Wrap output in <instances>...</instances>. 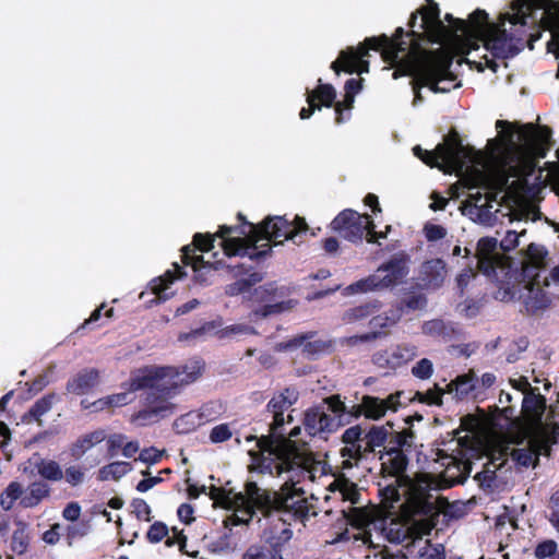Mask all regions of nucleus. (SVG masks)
Instances as JSON below:
<instances>
[{
    "instance_id": "f257e3e1",
    "label": "nucleus",
    "mask_w": 559,
    "mask_h": 559,
    "mask_svg": "<svg viewBox=\"0 0 559 559\" xmlns=\"http://www.w3.org/2000/svg\"><path fill=\"white\" fill-rule=\"evenodd\" d=\"M204 364L194 360L186 365L182 371L174 367H145L140 369L130 382L131 391L146 390L145 408L134 419L141 425L157 423L174 414L176 405L169 400L178 393L179 386L194 382L202 373Z\"/></svg>"
},
{
    "instance_id": "f03ea898",
    "label": "nucleus",
    "mask_w": 559,
    "mask_h": 559,
    "mask_svg": "<svg viewBox=\"0 0 559 559\" xmlns=\"http://www.w3.org/2000/svg\"><path fill=\"white\" fill-rule=\"evenodd\" d=\"M253 234L249 238H226L224 239L223 247L227 255H248L250 260L258 261L264 259L271 253V246L269 243L263 245L264 249L248 252L251 247L258 249V241L260 239H266L274 241V245H282L283 241H277L278 238L285 240H292L295 243H300L299 239L302 234L307 233L309 227L306 219L300 216H296L294 222H288L285 217L275 216L274 218L267 217L260 225H251Z\"/></svg>"
},
{
    "instance_id": "7ed1b4c3",
    "label": "nucleus",
    "mask_w": 559,
    "mask_h": 559,
    "mask_svg": "<svg viewBox=\"0 0 559 559\" xmlns=\"http://www.w3.org/2000/svg\"><path fill=\"white\" fill-rule=\"evenodd\" d=\"M418 13L421 14L420 27L427 32L429 40L433 44H443L449 40L456 39L457 33L461 32L467 39H474L484 31V21L488 17L486 11L477 9L468 20L455 19L452 14L447 13L444 19L451 23L447 26L440 20V10L438 4L432 0H428V4L423 7ZM417 21V12L413 13L408 25L414 27Z\"/></svg>"
},
{
    "instance_id": "20e7f679",
    "label": "nucleus",
    "mask_w": 559,
    "mask_h": 559,
    "mask_svg": "<svg viewBox=\"0 0 559 559\" xmlns=\"http://www.w3.org/2000/svg\"><path fill=\"white\" fill-rule=\"evenodd\" d=\"M452 58L442 50H431L426 52L417 64L412 69L409 75L413 76L412 85L414 90L413 105H418L424 100L420 88L429 86L433 93H444L450 88L439 85L441 81L455 79L451 72Z\"/></svg>"
},
{
    "instance_id": "39448f33",
    "label": "nucleus",
    "mask_w": 559,
    "mask_h": 559,
    "mask_svg": "<svg viewBox=\"0 0 559 559\" xmlns=\"http://www.w3.org/2000/svg\"><path fill=\"white\" fill-rule=\"evenodd\" d=\"M247 440H257L258 447L261 451L249 452L254 461L263 457V453L267 452L280 460L288 471L293 469L295 466L309 468L312 464L316 463V459L311 452L300 451L294 440L287 439L283 435L276 437V435L270 432V435L262 436L260 438L255 436H249Z\"/></svg>"
},
{
    "instance_id": "423d86ee",
    "label": "nucleus",
    "mask_w": 559,
    "mask_h": 559,
    "mask_svg": "<svg viewBox=\"0 0 559 559\" xmlns=\"http://www.w3.org/2000/svg\"><path fill=\"white\" fill-rule=\"evenodd\" d=\"M389 436L390 431L385 426L371 425L368 429L361 425L352 426L342 435L341 440L345 447L341 449L340 454L342 457L361 461L376 453L377 448H384Z\"/></svg>"
},
{
    "instance_id": "0eeeda50",
    "label": "nucleus",
    "mask_w": 559,
    "mask_h": 559,
    "mask_svg": "<svg viewBox=\"0 0 559 559\" xmlns=\"http://www.w3.org/2000/svg\"><path fill=\"white\" fill-rule=\"evenodd\" d=\"M431 489H442L440 481L437 483L430 474H421L417 479V484L412 486L411 495L404 504V509L409 518H430V527L435 525L440 510L450 506L449 500L441 496L433 501V495L430 492Z\"/></svg>"
},
{
    "instance_id": "6e6552de",
    "label": "nucleus",
    "mask_w": 559,
    "mask_h": 559,
    "mask_svg": "<svg viewBox=\"0 0 559 559\" xmlns=\"http://www.w3.org/2000/svg\"><path fill=\"white\" fill-rule=\"evenodd\" d=\"M406 43H391L390 38L386 35H382L381 37H369L366 38L362 45L358 48V53L349 48L348 50L342 51L340 57L332 62V69L340 73V70L352 74L357 71L356 63L359 61L360 57L368 56V51L370 49L382 50V57L384 61L394 63L399 59L400 52H404L406 50Z\"/></svg>"
},
{
    "instance_id": "1a4fd4ad",
    "label": "nucleus",
    "mask_w": 559,
    "mask_h": 559,
    "mask_svg": "<svg viewBox=\"0 0 559 559\" xmlns=\"http://www.w3.org/2000/svg\"><path fill=\"white\" fill-rule=\"evenodd\" d=\"M484 31L475 39H481L485 48L490 51L493 58L508 59L516 56L523 50L526 43L525 31L521 33L508 32L500 25L490 23L488 17L484 21Z\"/></svg>"
},
{
    "instance_id": "9d476101",
    "label": "nucleus",
    "mask_w": 559,
    "mask_h": 559,
    "mask_svg": "<svg viewBox=\"0 0 559 559\" xmlns=\"http://www.w3.org/2000/svg\"><path fill=\"white\" fill-rule=\"evenodd\" d=\"M407 274L406 258L404 255H394L388 262L380 265L376 273L350 284L346 287V290L350 294L382 290L395 286Z\"/></svg>"
},
{
    "instance_id": "9b49d317",
    "label": "nucleus",
    "mask_w": 559,
    "mask_h": 559,
    "mask_svg": "<svg viewBox=\"0 0 559 559\" xmlns=\"http://www.w3.org/2000/svg\"><path fill=\"white\" fill-rule=\"evenodd\" d=\"M290 295V288L278 286L276 282H270L259 287H254L245 296V299L252 304L263 305L252 311L257 318H267L273 314L292 310L298 304L295 299L277 301Z\"/></svg>"
},
{
    "instance_id": "f8f14e48",
    "label": "nucleus",
    "mask_w": 559,
    "mask_h": 559,
    "mask_svg": "<svg viewBox=\"0 0 559 559\" xmlns=\"http://www.w3.org/2000/svg\"><path fill=\"white\" fill-rule=\"evenodd\" d=\"M555 438L546 429H530L527 444L524 448L513 449L511 459L521 467L536 468L539 465V456H550Z\"/></svg>"
},
{
    "instance_id": "ddd939ff",
    "label": "nucleus",
    "mask_w": 559,
    "mask_h": 559,
    "mask_svg": "<svg viewBox=\"0 0 559 559\" xmlns=\"http://www.w3.org/2000/svg\"><path fill=\"white\" fill-rule=\"evenodd\" d=\"M370 215L359 214L353 210H344L331 223L333 230L337 231L344 239L352 242L362 240L367 234Z\"/></svg>"
},
{
    "instance_id": "4468645a",
    "label": "nucleus",
    "mask_w": 559,
    "mask_h": 559,
    "mask_svg": "<svg viewBox=\"0 0 559 559\" xmlns=\"http://www.w3.org/2000/svg\"><path fill=\"white\" fill-rule=\"evenodd\" d=\"M462 155H466V147L455 133L452 138L445 139L444 143L438 144L433 151H426L420 159L430 167L441 169L442 166L439 164V159L449 165H457L461 163Z\"/></svg>"
},
{
    "instance_id": "2eb2a0df",
    "label": "nucleus",
    "mask_w": 559,
    "mask_h": 559,
    "mask_svg": "<svg viewBox=\"0 0 559 559\" xmlns=\"http://www.w3.org/2000/svg\"><path fill=\"white\" fill-rule=\"evenodd\" d=\"M523 400H522V415L527 421L531 429H545L543 427V416L546 411V399L537 392L538 389L532 388L527 379H523Z\"/></svg>"
},
{
    "instance_id": "dca6fc26",
    "label": "nucleus",
    "mask_w": 559,
    "mask_h": 559,
    "mask_svg": "<svg viewBox=\"0 0 559 559\" xmlns=\"http://www.w3.org/2000/svg\"><path fill=\"white\" fill-rule=\"evenodd\" d=\"M448 276V266L440 258L423 262L415 277V285L419 290L435 292L441 288Z\"/></svg>"
},
{
    "instance_id": "f3484780",
    "label": "nucleus",
    "mask_w": 559,
    "mask_h": 559,
    "mask_svg": "<svg viewBox=\"0 0 559 559\" xmlns=\"http://www.w3.org/2000/svg\"><path fill=\"white\" fill-rule=\"evenodd\" d=\"M475 258L477 270L487 277L496 276V269L502 262V255L498 251V240L493 237H483L477 242Z\"/></svg>"
},
{
    "instance_id": "a211bd4d",
    "label": "nucleus",
    "mask_w": 559,
    "mask_h": 559,
    "mask_svg": "<svg viewBox=\"0 0 559 559\" xmlns=\"http://www.w3.org/2000/svg\"><path fill=\"white\" fill-rule=\"evenodd\" d=\"M542 286H534V282L528 286H523V292L519 298L523 301L524 312L527 316H538L548 309L551 304Z\"/></svg>"
},
{
    "instance_id": "6ab92c4d",
    "label": "nucleus",
    "mask_w": 559,
    "mask_h": 559,
    "mask_svg": "<svg viewBox=\"0 0 559 559\" xmlns=\"http://www.w3.org/2000/svg\"><path fill=\"white\" fill-rule=\"evenodd\" d=\"M272 493L267 490H261L257 496L247 499L243 492H237L235 502L237 509H241L250 519L253 518L255 510H259L263 516L269 518L271 515Z\"/></svg>"
},
{
    "instance_id": "aec40b11",
    "label": "nucleus",
    "mask_w": 559,
    "mask_h": 559,
    "mask_svg": "<svg viewBox=\"0 0 559 559\" xmlns=\"http://www.w3.org/2000/svg\"><path fill=\"white\" fill-rule=\"evenodd\" d=\"M528 257L522 267V277L525 283L524 286L531 285L534 282V286L543 285L539 280V270L544 266L545 263V252L535 245L531 243L528 246Z\"/></svg>"
},
{
    "instance_id": "412c9836",
    "label": "nucleus",
    "mask_w": 559,
    "mask_h": 559,
    "mask_svg": "<svg viewBox=\"0 0 559 559\" xmlns=\"http://www.w3.org/2000/svg\"><path fill=\"white\" fill-rule=\"evenodd\" d=\"M423 333L433 337H440L444 342L460 340L462 331L453 322H447L442 319H433L424 322Z\"/></svg>"
},
{
    "instance_id": "4be33fe9",
    "label": "nucleus",
    "mask_w": 559,
    "mask_h": 559,
    "mask_svg": "<svg viewBox=\"0 0 559 559\" xmlns=\"http://www.w3.org/2000/svg\"><path fill=\"white\" fill-rule=\"evenodd\" d=\"M98 377L96 369H83L67 382L66 390L75 395L87 394L97 384Z\"/></svg>"
},
{
    "instance_id": "5701e85b",
    "label": "nucleus",
    "mask_w": 559,
    "mask_h": 559,
    "mask_svg": "<svg viewBox=\"0 0 559 559\" xmlns=\"http://www.w3.org/2000/svg\"><path fill=\"white\" fill-rule=\"evenodd\" d=\"M385 455L389 459L382 463V472L396 478V481L400 484H412V479L405 474L408 465V457L405 452Z\"/></svg>"
},
{
    "instance_id": "b1692460",
    "label": "nucleus",
    "mask_w": 559,
    "mask_h": 559,
    "mask_svg": "<svg viewBox=\"0 0 559 559\" xmlns=\"http://www.w3.org/2000/svg\"><path fill=\"white\" fill-rule=\"evenodd\" d=\"M297 495V489H292L287 493H278L273 492L272 493V506H271V513L273 511L277 512H295L299 513L302 511L304 500L295 501L294 498Z\"/></svg>"
},
{
    "instance_id": "393cba45",
    "label": "nucleus",
    "mask_w": 559,
    "mask_h": 559,
    "mask_svg": "<svg viewBox=\"0 0 559 559\" xmlns=\"http://www.w3.org/2000/svg\"><path fill=\"white\" fill-rule=\"evenodd\" d=\"M298 399V390L295 386H287L270 400L267 403V411L272 413H284V411L296 404Z\"/></svg>"
},
{
    "instance_id": "a878e982",
    "label": "nucleus",
    "mask_w": 559,
    "mask_h": 559,
    "mask_svg": "<svg viewBox=\"0 0 559 559\" xmlns=\"http://www.w3.org/2000/svg\"><path fill=\"white\" fill-rule=\"evenodd\" d=\"M495 200L496 195L492 194L489 198H487V201L484 204H473V206L468 211V214L475 222L481 225L493 226L497 221V216L496 213L491 211V201Z\"/></svg>"
},
{
    "instance_id": "bb28decb",
    "label": "nucleus",
    "mask_w": 559,
    "mask_h": 559,
    "mask_svg": "<svg viewBox=\"0 0 559 559\" xmlns=\"http://www.w3.org/2000/svg\"><path fill=\"white\" fill-rule=\"evenodd\" d=\"M419 290L415 283H412L409 287L405 288V296L400 300V306L403 308V311L406 309L408 311L424 310L428 305V299L425 294L418 293Z\"/></svg>"
},
{
    "instance_id": "cd10ccee",
    "label": "nucleus",
    "mask_w": 559,
    "mask_h": 559,
    "mask_svg": "<svg viewBox=\"0 0 559 559\" xmlns=\"http://www.w3.org/2000/svg\"><path fill=\"white\" fill-rule=\"evenodd\" d=\"M475 389L474 374L464 373L452 380L445 389V393L454 394L457 400H463Z\"/></svg>"
},
{
    "instance_id": "c85d7f7f",
    "label": "nucleus",
    "mask_w": 559,
    "mask_h": 559,
    "mask_svg": "<svg viewBox=\"0 0 559 559\" xmlns=\"http://www.w3.org/2000/svg\"><path fill=\"white\" fill-rule=\"evenodd\" d=\"M106 439V432L97 429L79 438L71 449L72 456L80 459L87 450Z\"/></svg>"
},
{
    "instance_id": "c756f323",
    "label": "nucleus",
    "mask_w": 559,
    "mask_h": 559,
    "mask_svg": "<svg viewBox=\"0 0 559 559\" xmlns=\"http://www.w3.org/2000/svg\"><path fill=\"white\" fill-rule=\"evenodd\" d=\"M381 307V302L378 300L369 301L344 311L342 320L346 323H353L355 321L364 320L367 317L373 314Z\"/></svg>"
},
{
    "instance_id": "7c9ffc66",
    "label": "nucleus",
    "mask_w": 559,
    "mask_h": 559,
    "mask_svg": "<svg viewBox=\"0 0 559 559\" xmlns=\"http://www.w3.org/2000/svg\"><path fill=\"white\" fill-rule=\"evenodd\" d=\"M50 493L49 486L44 481H35L28 487V493L21 498L20 504L23 508H34Z\"/></svg>"
},
{
    "instance_id": "2f4dec72",
    "label": "nucleus",
    "mask_w": 559,
    "mask_h": 559,
    "mask_svg": "<svg viewBox=\"0 0 559 559\" xmlns=\"http://www.w3.org/2000/svg\"><path fill=\"white\" fill-rule=\"evenodd\" d=\"M53 399L55 394H48L37 400L28 412L22 416V421L29 423L34 419L39 426H43L40 417L51 409Z\"/></svg>"
},
{
    "instance_id": "473e14b6",
    "label": "nucleus",
    "mask_w": 559,
    "mask_h": 559,
    "mask_svg": "<svg viewBox=\"0 0 559 559\" xmlns=\"http://www.w3.org/2000/svg\"><path fill=\"white\" fill-rule=\"evenodd\" d=\"M241 559H283L281 545L275 543L271 548L252 545L246 550Z\"/></svg>"
},
{
    "instance_id": "72a5a7b5",
    "label": "nucleus",
    "mask_w": 559,
    "mask_h": 559,
    "mask_svg": "<svg viewBox=\"0 0 559 559\" xmlns=\"http://www.w3.org/2000/svg\"><path fill=\"white\" fill-rule=\"evenodd\" d=\"M456 469L460 472V476L456 478L447 477L444 475L440 478V487L441 488H451L459 484H464L471 475L473 468V462L469 460H460L456 461L455 465Z\"/></svg>"
},
{
    "instance_id": "f704fd0d",
    "label": "nucleus",
    "mask_w": 559,
    "mask_h": 559,
    "mask_svg": "<svg viewBox=\"0 0 559 559\" xmlns=\"http://www.w3.org/2000/svg\"><path fill=\"white\" fill-rule=\"evenodd\" d=\"M131 469L132 465L129 462H112L110 464L103 466L98 471V479L100 481H105L111 477L112 479L118 480L127 473H129Z\"/></svg>"
},
{
    "instance_id": "c9c22d12",
    "label": "nucleus",
    "mask_w": 559,
    "mask_h": 559,
    "mask_svg": "<svg viewBox=\"0 0 559 559\" xmlns=\"http://www.w3.org/2000/svg\"><path fill=\"white\" fill-rule=\"evenodd\" d=\"M35 466L38 474L47 480L59 481L63 478L62 469L56 461L40 459Z\"/></svg>"
},
{
    "instance_id": "e433bc0d",
    "label": "nucleus",
    "mask_w": 559,
    "mask_h": 559,
    "mask_svg": "<svg viewBox=\"0 0 559 559\" xmlns=\"http://www.w3.org/2000/svg\"><path fill=\"white\" fill-rule=\"evenodd\" d=\"M236 493L237 492H234L233 490L227 491L224 488L212 486L210 488L209 496L215 502V504L228 510H233L237 509V503L235 502Z\"/></svg>"
},
{
    "instance_id": "4c0bfd02",
    "label": "nucleus",
    "mask_w": 559,
    "mask_h": 559,
    "mask_svg": "<svg viewBox=\"0 0 559 559\" xmlns=\"http://www.w3.org/2000/svg\"><path fill=\"white\" fill-rule=\"evenodd\" d=\"M382 399L364 395L365 417L370 420H379L386 414V407H383Z\"/></svg>"
},
{
    "instance_id": "58836bf2",
    "label": "nucleus",
    "mask_w": 559,
    "mask_h": 559,
    "mask_svg": "<svg viewBox=\"0 0 559 559\" xmlns=\"http://www.w3.org/2000/svg\"><path fill=\"white\" fill-rule=\"evenodd\" d=\"M16 530L12 534L11 548L17 555L26 552L28 547L27 524L23 521H16Z\"/></svg>"
},
{
    "instance_id": "ea45409f",
    "label": "nucleus",
    "mask_w": 559,
    "mask_h": 559,
    "mask_svg": "<svg viewBox=\"0 0 559 559\" xmlns=\"http://www.w3.org/2000/svg\"><path fill=\"white\" fill-rule=\"evenodd\" d=\"M402 436L397 435L396 431H390V436L388 439V445L384 447V451H380V460H383L384 454H394L397 452H404V450H409L411 444L406 443L404 439L401 438Z\"/></svg>"
},
{
    "instance_id": "a19ab883",
    "label": "nucleus",
    "mask_w": 559,
    "mask_h": 559,
    "mask_svg": "<svg viewBox=\"0 0 559 559\" xmlns=\"http://www.w3.org/2000/svg\"><path fill=\"white\" fill-rule=\"evenodd\" d=\"M308 96H312L314 103L318 99L322 103V105L331 107L334 104L336 92L331 84H321Z\"/></svg>"
},
{
    "instance_id": "79ce46f5",
    "label": "nucleus",
    "mask_w": 559,
    "mask_h": 559,
    "mask_svg": "<svg viewBox=\"0 0 559 559\" xmlns=\"http://www.w3.org/2000/svg\"><path fill=\"white\" fill-rule=\"evenodd\" d=\"M304 426L309 435L316 436L321 432L320 427V406H314L306 411Z\"/></svg>"
},
{
    "instance_id": "37998d69",
    "label": "nucleus",
    "mask_w": 559,
    "mask_h": 559,
    "mask_svg": "<svg viewBox=\"0 0 559 559\" xmlns=\"http://www.w3.org/2000/svg\"><path fill=\"white\" fill-rule=\"evenodd\" d=\"M349 420H343L342 418H336V416H331L325 413L323 406H320V427L321 432H333L338 427L348 425Z\"/></svg>"
},
{
    "instance_id": "c03bdc74",
    "label": "nucleus",
    "mask_w": 559,
    "mask_h": 559,
    "mask_svg": "<svg viewBox=\"0 0 559 559\" xmlns=\"http://www.w3.org/2000/svg\"><path fill=\"white\" fill-rule=\"evenodd\" d=\"M495 461L496 459H492L490 461V463H488L485 467L484 471L477 473L475 476H474V479L476 481H478L479 486L483 488V489H488V488H491L492 487V484L496 479V471L497 469H500L502 467L503 464H499L498 466H496L495 469H490L488 467V465H495Z\"/></svg>"
},
{
    "instance_id": "a18cd8bd",
    "label": "nucleus",
    "mask_w": 559,
    "mask_h": 559,
    "mask_svg": "<svg viewBox=\"0 0 559 559\" xmlns=\"http://www.w3.org/2000/svg\"><path fill=\"white\" fill-rule=\"evenodd\" d=\"M323 403L326 405V409L332 412L336 418H344L347 412V406L341 400L338 394H333L323 400Z\"/></svg>"
},
{
    "instance_id": "49530a36",
    "label": "nucleus",
    "mask_w": 559,
    "mask_h": 559,
    "mask_svg": "<svg viewBox=\"0 0 559 559\" xmlns=\"http://www.w3.org/2000/svg\"><path fill=\"white\" fill-rule=\"evenodd\" d=\"M419 558L423 559H445V549L442 544L432 545L426 540V547L419 550Z\"/></svg>"
},
{
    "instance_id": "de8ad7c7",
    "label": "nucleus",
    "mask_w": 559,
    "mask_h": 559,
    "mask_svg": "<svg viewBox=\"0 0 559 559\" xmlns=\"http://www.w3.org/2000/svg\"><path fill=\"white\" fill-rule=\"evenodd\" d=\"M217 334H218L219 338H226V337H230L236 334H252L253 335V334H257V330L251 325L238 323V324H233V325L226 326L224 329H221L217 332Z\"/></svg>"
},
{
    "instance_id": "09e8293b",
    "label": "nucleus",
    "mask_w": 559,
    "mask_h": 559,
    "mask_svg": "<svg viewBox=\"0 0 559 559\" xmlns=\"http://www.w3.org/2000/svg\"><path fill=\"white\" fill-rule=\"evenodd\" d=\"M198 417V415L192 413L185 414L175 420L174 427L177 432L187 433L198 426V423L195 421V418Z\"/></svg>"
},
{
    "instance_id": "8fccbe9b",
    "label": "nucleus",
    "mask_w": 559,
    "mask_h": 559,
    "mask_svg": "<svg viewBox=\"0 0 559 559\" xmlns=\"http://www.w3.org/2000/svg\"><path fill=\"white\" fill-rule=\"evenodd\" d=\"M432 372L433 365L428 358L420 359L412 369L413 376L421 380L429 379L432 376Z\"/></svg>"
},
{
    "instance_id": "3c124183",
    "label": "nucleus",
    "mask_w": 559,
    "mask_h": 559,
    "mask_svg": "<svg viewBox=\"0 0 559 559\" xmlns=\"http://www.w3.org/2000/svg\"><path fill=\"white\" fill-rule=\"evenodd\" d=\"M168 526L164 522H155L147 531L146 537L151 543H158L168 535Z\"/></svg>"
},
{
    "instance_id": "603ef678",
    "label": "nucleus",
    "mask_w": 559,
    "mask_h": 559,
    "mask_svg": "<svg viewBox=\"0 0 559 559\" xmlns=\"http://www.w3.org/2000/svg\"><path fill=\"white\" fill-rule=\"evenodd\" d=\"M476 428V417L474 415L467 414L461 418V426L459 429H454L450 435L452 439H457L460 443H462V439L460 438L461 431L473 432Z\"/></svg>"
},
{
    "instance_id": "864d4df0",
    "label": "nucleus",
    "mask_w": 559,
    "mask_h": 559,
    "mask_svg": "<svg viewBox=\"0 0 559 559\" xmlns=\"http://www.w3.org/2000/svg\"><path fill=\"white\" fill-rule=\"evenodd\" d=\"M343 488H340V491L343 493L345 500L350 501L352 503H357L359 500V492L357 490V486L349 481L345 476H342Z\"/></svg>"
},
{
    "instance_id": "5fc2aeb1",
    "label": "nucleus",
    "mask_w": 559,
    "mask_h": 559,
    "mask_svg": "<svg viewBox=\"0 0 559 559\" xmlns=\"http://www.w3.org/2000/svg\"><path fill=\"white\" fill-rule=\"evenodd\" d=\"M231 438V431L227 424L215 426L210 433V440L213 443H221Z\"/></svg>"
},
{
    "instance_id": "6e6d98bb",
    "label": "nucleus",
    "mask_w": 559,
    "mask_h": 559,
    "mask_svg": "<svg viewBox=\"0 0 559 559\" xmlns=\"http://www.w3.org/2000/svg\"><path fill=\"white\" fill-rule=\"evenodd\" d=\"M424 233L428 241H438L447 236V229L441 225L427 223Z\"/></svg>"
},
{
    "instance_id": "4d7b16f0",
    "label": "nucleus",
    "mask_w": 559,
    "mask_h": 559,
    "mask_svg": "<svg viewBox=\"0 0 559 559\" xmlns=\"http://www.w3.org/2000/svg\"><path fill=\"white\" fill-rule=\"evenodd\" d=\"M557 554V543L552 539L545 540L535 548V556L538 559L556 556Z\"/></svg>"
},
{
    "instance_id": "13d9d810",
    "label": "nucleus",
    "mask_w": 559,
    "mask_h": 559,
    "mask_svg": "<svg viewBox=\"0 0 559 559\" xmlns=\"http://www.w3.org/2000/svg\"><path fill=\"white\" fill-rule=\"evenodd\" d=\"M523 235H525V230L520 234L514 230H509L506 237L500 242H498V248L500 247L503 252L513 250L519 243V237Z\"/></svg>"
},
{
    "instance_id": "bf43d9fd",
    "label": "nucleus",
    "mask_w": 559,
    "mask_h": 559,
    "mask_svg": "<svg viewBox=\"0 0 559 559\" xmlns=\"http://www.w3.org/2000/svg\"><path fill=\"white\" fill-rule=\"evenodd\" d=\"M131 507L133 508V513L136 515L138 519H144L147 522L151 521V508L144 499H133L131 502Z\"/></svg>"
},
{
    "instance_id": "052dcab7",
    "label": "nucleus",
    "mask_w": 559,
    "mask_h": 559,
    "mask_svg": "<svg viewBox=\"0 0 559 559\" xmlns=\"http://www.w3.org/2000/svg\"><path fill=\"white\" fill-rule=\"evenodd\" d=\"M193 243L202 252H209L214 248V237L210 234H195Z\"/></svg>"
},
{
    "instance_id": "680f3d73",
    "label": "nucleus",
    "mask_w": 559,
    "mask_h": 559,
    "mask_svg": "<svg viewBox=\"0 0 559 559\" xmlns=\"http://www.w3.org/2000/svg\"><path fill=\"white\" fill-rule=\"evenodd\" d=\"M401 486H413V484H400L395 480L394 484H390L382 489V493L384 499L391 502H399L401 500V495L399 488Z\"/></svg>"
},
{
    "instance_id": "e2e57ef3",
    "label": "nucleus",
    "mask_w": 559,
    "mask_h": 559,
    "mask_svg": "<svg viewBox=\"0 0 559 559\" xmlns=\"http://www.w3.org/2000/svg\"><path fill=\"white\" fill-rule=\"evenodd\" d=\"M445 393V389H441L438 384L427 392H425V403L429 405H442V396Z\"/></svg>"
},
{
    "instance_id": "0e129e2a",
    "label": "nucleus",
    "mask_w": 559,
    "mask_h": 559,
    "mask_svg": "<svg viewBox=\"0 0 559 559\" xmlns=\"http://www.w3.org/2000/svg\"><path fill=\"white\" fill-rule=\"evenodd\" d=\"M552 189L559 195V160L545 164Z\"/></svg>"
},
{
    "instance_id": "69168bd1",
    "label": "nucleus",
    "mask_w": 559,
    "mask_h": 559,
    "mask_svg": "<svg viewBox=\"0 0 559 559\" xmlns=\"http://www.w3.org/2000/svg\"><path fill=\"white\" fill-rule=\"evenodd\" d=\"M549 508L551 510L549 521L559 532V489L552 493Z\"/></svg>"
},
{
    "instance_id": "338daca9",
    "label": "nucleus",
    "mask_w": 559,
    "mask_h": 559,
    "mask_svg": "<svg viewBox=\"0 0 559 559\" xmlns=\"http://www.w3.org/2000/svg\"><path fill=\"white\" fill-rule=\"evenodd\" d=\"M306 338H307L306 335H298L287 342L277 343L275 345V350L276 352L294 350V349L298 348L299 346H301L305 343Z\"/></svg>"
},
{
    "instance_id": "774afa93",
    "label": "nucleus",
    "mask_w": 559,
    "mask_h": 559,
    "mask_svg": "<svg viewBox=\"0 0 559 559\" xmlns=\"http://www.w3.org/2000/svg\"><path fill=\"white\" fill-rule=\"evenodd\" d=\"M225 294L231 297L238 295L245 297L248 295V284L242 280H238L225 287Z\"/></svg>"
}]
</instances>
